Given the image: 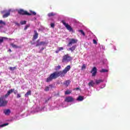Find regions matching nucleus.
Masks as SVG:
<instances>
[{
    "label": "nucleus",
    "mask_w": 130,
    "mask_h": 130,
    "mask_svg": "<svg viewBox=\"0 0 130 130\" xmlns=\"http://www.w3.org/2000/svg\"><path fill=\"white\" fill-rule=\"evenodd\" d=\"M86 69V64H83V66H82V69Z\"/></svg>",
    "instance_id": "nucleus-39"
},
{
    "label": "nucleus",
    "mask_w": 130,
    "mask_h": 130,
    "mask_svg": "<svg viewBox=\"0 0 130 130\" xmlns=\"http://www.w3.org/2000/svg\"><path fill=\"white\" fill-rule=\"evenodd\" d=\"M14 91H15V89H11L10 90H8L7 94L4 95L5 98H8V97H9V96H10V95H11V94L14 92Z\"/></svg>",
    "instance_id": "nucleus-10"
},
{
    "label": "nucleus",
    "mask_w": 130,
    "mask_h": 130,
    "mask_svg": "<svg viewBox=\"0 0 130 130\" xmlns=\"http://www.w3.org/2000/svg\"><path fill=\"white\" fill-rule=\"evenodd\" d=\"M41 45H45L46 44V43L45 42H40Z\"/></svg>",
    "instance_id": "nucleus-35"
},
{
    "label": "nucleus",
    "mask_w": 130,
    "mask_h": 130,
    "mask_svg": "<svg viewBox=\"0 0 130 130\" xmlns=\"http://www.w3.org/2000/svg\"><path fill=\"white\" fill-rule=\"evenodd\" d=\"M114 49H115V50H116V48H114Z\"/></svg>",
    "instance_id": "nucleus-49"
},
{
    "label": "nucleus",
    "mask_w": 130,
    "mask_h": 130,
    "mask_svg": "<svg viewBox=\"0 0 130 130\" xmlns=\"http://www.w3.org/2000/svg\"><path fill=\"white\" fill-rule=\"evenodd\" d=\"M29 27H30V24H27L25 26V27H24V30H27V29H28V28H29Z\"/></svg>",
    "instance_id": "nucleus-28"
},
{
    "label": "nucleus",
    "mask_w": 130,
    "mask_h": 130,
    "mask_svg": "<svg viewBox=\"0 0 130 130\" xmlns=\"http://www.w3.org/2000/svg\"><path fill=\"white\" fill-rule=\"evenodd\" d=\"M18 14L19 15H25L26 16H31V14H30L29 13H28V12L23 10V9H20L18 11Z\"/></svg>",
    "instance_id": "nucleus-6"
},
{
    "label": "nucleus",
    "mask_w": 130,
    "mask_h": 130,
    "mask_svg": "<svg viewBox=\"0 0 130 130\" xmlns=\"http://www.w3.org/2000/svg\"><path fill=\"white\" fill-rule=\"evenodd\" d=\"M10 45L13 48H20V47L13 44V43H11L10 44Z\"/></svg>",
    "instance_id": "nucleus-19"
},
{
    "label": "nucleus",
    "mask_w": 130,
    "mask_h": 130,
    "mask_svg": "<svg viewBox=\"0 0 130 130\" xmlns=\"http://www.w3.org/2000/svg\"><path fill=\"white\" fill-rule=\"evenodd\" d=\"M72 93V91H71L70 90H67L66 91H65V95H69L70 94H71Z\"/></svg>",
    "instance_id": "nucleus-26"
},
{
    "label": "nucleus",
    "mask_w": 130,
    "mask_h": 130,
    "mask_svg": "<svg viewBox=\"0 0 130 130\" xmlns=\"http://www.w3.org/2000/svg\"><path fill=\"white\" fill-rule=\"evenodd\" d=\"M59 52V51H58V50H56V51H55V53H58Z\"/></svg>",
    "instance_id": "nucleus-44"
},
{
    "label": "nucleus",
    "mask_w": 130,
    "mask_h": 130,
    "mask_svg": "<svg viewBox=\"0 0 130 130\" xmlns=\"http://www.w3.org/2000/svg\"><path fill=\"white\" fill-rule=\"evenodd\" d=\"M56 15V13H53V12H51L48 14V16L49 17H54Z\"/></svg>",
    "instance_id": "nucleus-17"
},
{
    "label": "nucleus",
    "mask_w": 130,
    "mask_h": 130,
    "mask_svg": "<svg viewBox=\"0 0 130 130\" xmlns=\"http://www.w3.org/2000/svg\"><path fill=\"white\" fill-rule=\"evenodd\" d=\"M6 125H9V123H4L2 125H0V127H4V126H6Z\"/></svg>",
    "instance_id": "nucleus-25"
},
{
    "label": "nucleus",
    "mask_w": 130,
    "mask_h": 130,
    "mask_svg": "<svg viewBox=\"0 0 130 130\" xmlns=\"http://www.w3.org/2000/svg\"><path fill=\"white\" fill-rule=\"evenodd\" d=\"M4 42V40H3V37H0V44L1 43H3Z\"/></svg>",
    "instance_id": "nucleus-36"
},
{
    "label": "nucleus",
    "mask_w": 130,
    "mask_h": 130,
    "mask_svg": "<svg viewBox=\"0 0 130 130\" xmlns=\"http://www.w3.org/2000/svg\"><path fill=\"white\" fill-rule=\"evenodd\" d=\"M74 90H80V87H77L75 88Z\"/></svg>",
    "instance_id": "nucleus-42"
},
{
    "label": "nucleus",
    "mask_w": 130,
    "mask_h": 130,
    "mask_svg": "<svg viewBox=\"0 0 130 130\" xmlns=\"http://www.w3.org/2000/svg\"><path fill=\"white\" fill-rule=\"evenodd\" d=\"M4 113L5 114V115H10V114L11 113V110L10 109L4 110Z\"/></svg>",
    "instance_id": "nucleus-12"
},
{
    "label": "nucleus",
    "mask_w": 130,
    "mask_h": 130,
    "mask_svg": "<svg viewBox=\"0 0 130 130\" xmlns=\"http://www.w3.org/2000/svg\"><path fill=\"white\" fill-rule=\"evenodd\" d=\"M66 74L67 73L64 72V70L58 72H54V73L50 74V76L47 78L46 82L49 83V82H51L52 80H55V79H57L58 77L63 78V77H65Z\"/></svg>",
    "instance_id": "nucleus-1"
},
{
    "label": "nucleus",
    "mask_w": 130,
    "mask_h": 130,
    "mask_svg": "<svg viewBox=\"0 0 130 130\" xmlns=\"http://www.w3.org/2000/svg\"><path fill=\"white\" fill-rule=\"evenodd\" d=\"M30 13L29 14L31 15H33L34 16H36V12L34 11H32V10L30 11Z\"/></svg>",
    "instance_id": "nucleus-23"
},
{
    "label": "nucleus",
    "mask_w": 130,
    "mask_h": 130,
    "mask_svg": "<svg viewBox=\"0 0 130 130\" xmlns=\"http://www.w3.org/2000/svg\"><path fill=\"white\" fill-rule=\"evenodd\" d=\"M41 50L42 51H43V50H44V48H43H43H42V49H41Z\"/></svg>",
    "instance_id": "nucleus-47"
},
{
    "label": "nucleus",
    "mask_w": 130,
    "mask_h": 130,
    "mask_svg": "<svg viewBox=\"0 0 130 130\" xmlns=\"http://www.w3.org/2000/svg\"><path fill=\"white\" fill-rule=\"evenodd\" d=\"M72 60L73 58L67 54L62 56V62H70Z\"/></svg>",
    "instance_id": "nucleus-3"
},
{
    "label": "nucleus",
    "mask_w": 130,
    "mask_h": 130,
    "mask_svg": "<svg viewBox=\"0 0 130 130\" xmlns=\"http://www.w3.org/2000/svg\"><path fill=\"white\" fill-rule=\"evenodd\" d=\"M9 70L10 71H15V70H16V67H9Z\"/></svg>",
    "instance_id": "nucleus-27"
},
{
    "label": "nucleus",
    "mask_w": 130,
    "mask_h": 130,
    "mask_svg": "<svg viewBox=\"0 0 130 130\" xmlns=\"http://www.w3.org/2000/svg\"><path fill=\"white\" fill-rule=\"evenodd\" d=\"M0 24L1 25H6V22L4 21H3V20H0Z\"/></svg>",
    "instance_id": "nucleus-31"
},
{
    "label": "nucleus",
    "mask_w": 130,
    "mask_h": 130,
    "mask_svg": "<svg viewBox=\"0 0 130 130\" xmlns=\"http://www.w3.org/2000/svg\"><path fill=\"white\" fill-rule=\"evenodd\" d=\"M76 47H77V46L74 45L72 47H70L68 50H70L71 52H73L74 51V50H76Z\"/></svg>",
    "instance_id": "nucleus-14"
},
{
    "label": "nucleus",
    "mask_w": 130,
    "mask_h": 130,
    "mask_svg": "<svg viewBox=\"0 0 130 130\" xmlns=\"http://www.w3.org/2000/svg\"><path fill=\"white\" fill-rule=\"evenodd\" d=\"M79 32H80L81 33V34H82V35H83V36H85V32H84V31H83V30H79Z\"/></svg>",
    "instance_id": "nucleus-32"
},
{
    "label": "nucleus",
    "mask_w": 130,
    "mask_h": 130,
    "mask_svg": "<svg viewBox=\"0 0 130 130\" xmlns=\"http://www.w3.org/2000/svg\"><path fill=\"white\" fill-rule=\"evenodd\" d=\"M1 14H4L3 16V18H8L10 15H11V12L10 11L3 10L1 12Z\"/></svg>",
    "instance_id": "nucleus-5"
},
{
    "label": "nucleus",
    "mask_w": 130,
    "mask_h": 130,
    "mask_svg": "<svg viewBox=\"0 0 130 130\" xmlns=\"http://www.w3.org/2000/svg\"><path fill=\"white\" fill-rule=\"evenodd\" d=\"M8 39H9V40H12V39H11V38H9Z\"/></svg>",
    "instance_id": "nucleus-48"
},
{
    "label": "nucleus",
    "mask_w": 130,
    "mask_h": 130,
    "mask_svg": "<svg viewBox=\"0 0 130 130\" xmlns=\"http://www.w3.org/2000/svg\"><path fill=\"white\" fill-rule=\"evenodd\" d=\"M61 23H62L63 25H64L66 29H67L68 31H69L70 32H74V29H73L72 26L69 25V24L66 23V21L64 20H62Z\"/></svg>",
    "instance_id": "nucleus-4"
},
{
    "label": "nucleus",
    "mask_w": 130,
    "mask_h": 130,
    "mask_svg": "<svg viewBox=\"0 0 130 130\" xmlns=\"http://www.w3.org/2000/svg\"><path fill=\"white\" fill-rule=\"evenodd\" d=\"M100 72V73H107V72H108V70L103 69Z\"/></svg>",
    "instance_id": "nucleus-22"
},
{
    "label": "nucleus",
    "mask_w": 130,
    "mask_h": 130,
    "mask_svg": "<svg viewBox=\"0 0 130 130\" xmlns=\"http://www.w3.org/2000/svg\"><path fill=\"white\" fill-rule=\"evenodd\" d=\"M17 93H18V91L15 90V91H14V94H17Z\"/></svg>",
    "instance_id": "nucleus-43"
},
{
    "label": "nucleus",
    "mask_w": 130,
    "mask_h": 130,
    "mask_svg": "<svg viewBox=\"0 0 130 130\" xmlns=\"http://www.w3.org/2000/svg\"><path fill=\"white\" fill-rule=\"evenodd\" d=\"M50 88H52L53 86L52 84H50L49 85Z\"/></svg>",
    "instance_id": "nucleus-45"
},
{
    "label": "nucleus",
    "mask_w": 130,
    "mask_h": 130,
    "mask_svg": "<svg viewBox=\"0 0 130 130\" xmlns=\"http://www.w3.org/2000/svg\"><path fill=\"white\" fill-rule=\"evenodd\" d=\"M93 44H97V41H96V40L93 39Z\"/></svg>",
    "instance_id": "nucleus-38"
},
{
    "label": "nucleus",
    "mask_w": 130,
    "mask_h": 130,
    "mask_svg": "<svg viewBox=\"0 0 130 130\" xmlns=\"http://www.w3.org/2000/svg\"><path fill=\"white\" fill-rule=\"evenodd\" d=\"M29 95H31V90H28L25 94V97H28Z\"/></svg>",
    "instance_id": "nucleus-20"
},
{
    "label": "nucleus",
    "mask_w": 130,
    "mask_h": 130,
    "mask_svg": "<svg viewBox=\"0 0 130 130\" xmlns=\"http://www.w3.org/2000/svg\"><path fill=\"white\" fill-rule=\"evenodd\" d=\"M44 91H45L46 92H48V91H49V87L46 86L45 87V89H44Z\"/></svg>",
    "instance_id": "nucleus-33"
},
{
    "label": "nucleus",
    "mask_w": 130,
    "mask_h": 130,
    "mask_svg": "<svg viewBox=\"0 0 130 130\" xmlns=\"http://www.w3.org/2000/svg\"><path fill=\"white\" fill-rule=\"evenodd\" d=\"M71 70V66L68 65L67 66V67L65 68V69L63 70H64V72L67 74Z\"/></svg>",
    "instance_id": "nucleus-13"
},
{
    "label": "nucleus",
    "mask_w": 130,
    "mask_h": 130,
    "mask_svg": "<svg viewBox=\"0 0 130 130\" xmlns=\"http://www.w3.org/2000/svg\"><path fill=\"white\" fill-rule=\"evenodd\" d=\"M58 51H60L61 50H63V47H58Z\"/></svg>",
    "instance_id": "nucleus-34"
},
{
    "label": "nucleus",
    "mask_w": 130,
    "mask_h": 130,
    "mask_svg": "<svg viewBox=\"0 0 130 130\" xmlns=\"http://www.w3.org/2000/svg\"><path fill=\"white\" fill-rule=\"evenodd\" d=\"M37 45H36V46L37 47H38V46H41V44H40V40H38L37 41Z\"/></svg>",
    "instance_id": "nucleus-24"
},
{
    "label": "nucleus",
    "mask_w": 130,
    "mask_h": 130,
    "mask_svg": "<svg viewBox=\"0 0 130 130\" xmlns=\"http://www.w3.org/2000/svg\"><path fill=\"white\" fill-rule=\"evenodd\" d=\"M73 101H74V98L71 96L66 97L64 100V102H68V103L70 102H73Z\"/></svg>",
    "instance_id": "nucleus-8"
},
{
    "label": "nucleus",
    "mask_w": 130,
    "mask_h": 130,
    "mask_svg": "<svg viewBox=\"0 0 130 130\" xmlns=\"http://www.w3.org/2000/svg\"><path fill=\"white\" fill-rule=\"evenodd\" d=\"M50 26L51 28H54V23H51Z\"/></svg>",
    "instance_id": "nucleus-41"
},
{
    "label": "nucleus",
    "mask_w": 130,
    "mask_h": 130,
    "mask_svg": "<svg viewBox=\"0 0 130 130\" xmlns=\"http://www.w3.org/2000/svg\"><path fill=\"white\" fill-rule=\"evenodd\" d=\"M77 100L78 101H83L84 100V96L81 95L78 96Z\"/></svg>",
    "instance_id": "nucleus-18"
},
{
    "label": "nucleus",
    "mask_w": 130,
    "mask_h": 130,
    "mask_svg": "<svg viewBox=\"0 0 130 130\" xmlns=\"http://www.w3.org/2000/svg\"><path fill=\"white\" fill-rule=\"evenodd\" d=\"M102 82H103V81L101 79L96 80L95 81V83H96V85H99V84H100V83H102Z\"/></svg>",
    "instance_id": "nucleus-21"
},
{
    "label": "nucleus",
    "mask_w": 130,
    "mask_h": 130,
    "mask_svg": "<svg viewBox=\"0 0 130 130\" xmlns=\"http://www.w3.org/2000/svg\"><path fill=\"white\" fill-rule=\"evenodd\" d=\"M2 39L4 40H8V39H9V38L5 37H2Z\"/></svg>",
    "instance_id": "nucleus-37"
},
{
    "label": "nucleus",
    "mask_w": 130,
    "mask_h": 130,
    "mask_svg": "<svg viewBox=\"0 0 130 130\" xmlns=\"http://www.w3.org/2000/svg\"><path fill=\"white\" fill-rule=\"evenodd\" d=\"M16 98H21V94L18 93Z\"/></svg>",
    "instance_id": "nucleus-40"
},
{
    "label": "nucleus",
    "mask_w": 130,
    "mask_h": 130,
    "mask_svg": "<svg viewBox=\"0 0 130 130\" xmlns=\"http://www.w3.org/2000/svg\"><path fill=\"white\" fill-rule=\"evenodd\" d=\"M78 42V40L75 39H70V42L67 45V46H71L73 44H76Z\"/></svg>",
    "instance_id": "nucleus-7"
},
{
    "label": "nucleus",
    "mask_w": 130,
    "mask_h": 130,
    "mask_svg": "<svg viewBox=\"0 0 130 130\" xmlns=\"http://www.w3.org/2000/svg\"><path fill=\"white\" fill-rule=\"evenodd\" d=\"M90 73H91L92 77H95L96 74H97V68H96V67H93Z\"/></svg>",
    "instance_id": "nucleus-9"
},
{
    "label": "nucleus",
    "mask_w": 130,
    "mask_h": 130,
    "mask_svg": "<svg viewBox=\"0 0 130 130\" xmlns=\"http://www.w3.org/2000/svg\"><path fill=\"white\" fill-rule=\"evenodd\" d=\"M70 83H71V81L70 80H68L65 81V82L64 83V85H65L66 87H69Z\"/></svg>",
    "instance_id": "nucleus-16"
},
{
    "label": "nucleus",
    "mask_w": 130,
    "mask_h": 130,
    "mask_svg": "<svg viewBox=\"0 0 130 130\" xmlns=\"http://www.w3.org/2000/svg\"><path fill=\"white\" fill-rule=\"evenodd\" d=\"M8 102L6 100V96L3 95L0 98V107H6L8 105Z\"/></svg>",
    "instance_id": "nucleus-2"
},
{
    "label": "nucleus",
    "mask_w": 130,
    "mask_h": 130,
    "mask_svg": "<svg viewBox=\"0 0 130 130\" xmlns=\"http://www.w3.org/2000/svg\"><path fill=\"white\" fill-rule=\"evenodd\" d=\"M34 35L33 36L32 41L36 40L37 38H38V32H37V30H34Z\"/></svg>",
    "instance_id": "nucleus-11"
},
{
    "label": "nucleus",
    "mask_w": 130,
    "mask_h": 130,
    "mask_svg": "<svg viewBox=\"0 0 130 130\" xmlns=\"http://www.w3.org/2000/svg\"><path fill=\"white\" fill-rule=\"evenodd\" d=\"M94 85H95V83L93 80H91L90 82L88 83L89 87H94Z\"/></svg>",
    "instance_id": "nucleus-15"
},
{
    "label": "nucleus",
    "mask_w": 130,
    "mask_h": 130,
    "mask_svg": "<svg viewBox=\"0 0 130 130\" xmlns=\"http://www.w3.org/2000/svg\"><path fill=\"white\" fill-rule=\"evenodd\" d=\"M8 51H9L10 52H12V50H11V49H9Z\"/></svg>",
    "instance_id": "nucleus-46"
},
{
    "label": "nucleus",
    "mask_w": 130,
    "mask_h": 130,
    "mask_svg": "<svg viewBox=\"0 0 130 130\" xmlns=\"http://www.w3.org/2000/svg\"><path fill=\"white\" fill-rule=\"evenodd\" d=\"M61 69V67L60 65H58L56 67V71H57L58 70H60Z\"/></svg>",
    "instance_id": "nucleus-30"
},
{
    "label": "nucleus",
    "mask_w": 130,
    "mask_h": 130,
    "mask_svg": "<svg viewBox=\"0 0 130 130\" xmlns=\"http://www.w3.org/2000/svg\"><path fill=\"white\" fill-rule=\"evenodd\" d=\"M26 23H27L26 21H22L20 22L21 25H25L26 24Z\"/></svg>",
    "instance_id": "nucleus-29"
}]
</instances>
